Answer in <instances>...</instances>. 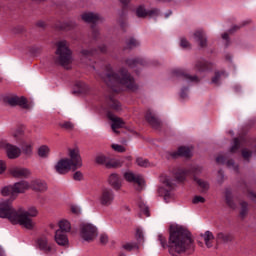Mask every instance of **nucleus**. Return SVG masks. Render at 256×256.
Returning a JSON list of instances; mask_svg holds the SVG:
<instances>
[{"label":"nucleus","instance_id":"0e129e2a","mask_svg":"<svg viewBox=\"0 0 256 256\" xmlns=\"http://www.w3.org/2000/svg\"><path fill=\"white\" fill-rule=\"evenodd\" d=\"M216 163H218V164H223V163H225V157H223V156H218V157L216 158Z\"/></svg>","mask_w":256,"mask_h":256},{"label":"nucleus","instance_id":"2f4dec72","mask_svg":"<svg viewBox=\"0 0 256 256\" xmlns=\"http://www.w3.org/2000/svg\"><path fill=\"white\" fill-rule=\"evenodd\" d=\"M216 241L220 243H227L231 241V235L229 233L219 232L216 236Z\"/></svg>","mask_w":256,"mask_h":256},{"label":"nucleus","instance_id":"bb28decb","mask_svg":"<svg viewBox=\"0 0 256 256\" xmlns=\"http://www.w3.org/2000/svg\"><path fill=\"white\" fill-rule=\"evenodd\" d=\"M2 197H9V201H15L16 196L15 193L13 192V186H5L1 189L0 191Z\"/></svg>","mask_w":256,"mask_h":256},{"label":"nucleus","instance_id":"c9c22d12","mask_svg":"<svg viewBox=\"0 0 256 256\" xmlns=\"http://www.w3.org/2000/svg\"><path fill=\"white\" fill-rule=\"evenodd\" d=\"M240 216L247 217V214L249 213V204L245 201L240 203Z\"/></svg>","mask_w":256,"mask_h":256},{"label":"nucleus","instance_id":"c756f323","mask_svg":"<svg viewBox=\"0 0 256 256\" xmlns=\"http://www.w3.org/2000/svg\"><path fill=\"white\" fill-rule=\"evenodd\" d=\"M177 155H179L180 157H191L193 153L191 152V148L186 146H181L178 148Z\"/></svg>","mask_w":256,"mask_h":256},{"label":"nucleus","instance_id":"c85d7f7f","mask_svg":"<svg viewBox=\"0 0 256 256\" xmlns=\"http://www.w3.org/2000/svg\"><path fill=\"white\" fill-rule=\"evenodd\" d=\"M225 199H226V204L230 209H237V205L235 204V201H233V195L231 194L230 190H226L225 192Z\"/></svg>","mask_w":256,"mask_h":256},{"label":"nucleus","instance_id":"79ce46f5","mask_svg":"<svg viewBox=\"0 0 256 256\" xmlns=\"http://www.w3.org/2000/svg\"><path fill=\"white\" fill-rule=\"evenodd\" d=\"M240 147H241V142L239 141V138H235L230 148V153H235Z\"/></svg>","mask_w":256,"mask_h":256},{"label":"nucleus","instance_id":"e2e57ef3","mask_svg":"<svg viewBox=\"0 0 256 256\" xmlns=\"http://www.w3.org/2000/svg\"><path fill=\"white\" fill-rule=\"evenodd\" d=\"M111 108L115 109V111H119V109H121V104L119 102H114L111 104Z\"/></svg>","mask_w":256,"mask_h":256},{"label":"nucleus","instance_id":"680f3d73","mask_svg":"<svg viewBox=\"0 0 256 256\" xmlns=\"http://www.w3.org/2000/svg\"><path fill=\"white\" fill-rule=\"evenodd\" d=\"M227 167H234L235 171L239 170V166H235V162L233 160L227 162Z\"/></svg>","mask_w":256,"mask_h":256},{"label":"nucleus","instance_id":"2eb2a0df","mask_svg":"<svg viewBox=\"0 0 256 256\" xmlns=\"http://www.w3.org/2000/svg\"><path fill=\"white\" fill-rule=\"evenodd\" d=\"M173 75L174 77H178L180 81H184L185 83H197L199 81V78H197V76H191L181 69L174 70Z\"/></svg>","mask_w":256,"mask_h":256},{"label":"nucleus","instance_id":"37998d69","mask_svg":"<svg viewBox=\"0 0 256 256\" xmlns=\"http://www.w3.org/2000/svg\"><path fill=\"white\" fill-rule=\"evenodd\" d=\"M22 150L25 155H31L33 153V146L31 144H24Z\"/></svg>","mask_w":256,"mask_h":256},{"label":"nucleus","instance_id":"9d476101","mask_svg":"<svg viewBox=\"0 0 256 256\" xmlns=\"http://www.w3.org/2000/svg\"><path fill=\"white\" fill-rule=\"evenodd\" d=\"M4 102L11 107L19 106L22 109H29V104H27V98L19 96H6L4 97Z\"/></svg>","mask_w":256,"mask_h":256},{"label":"nucleus","instance_id":"aec40b11","mask_svg":"<svg viewBox=\"0 0 256 256\" xmlns=\"http://www.w3.org/2000/svg\"><path fill=\"white\" fill-rule=\"evenodd\" d=\"M29 189H31V183L24 180L13 185V193L16 197L19 195V193H25V191H29Z\"/></svg>","mask_w":256,"mask_h":256},{"label":"nucleus","instance_id":"338daca9","mask_svg":"<svg viewBox=\"0 0 256 256\" xmlns=\"http://www.w3.org/2000/svg\"><path fill=\"white\" fill-rule=\"evenodd\" d=\"M185 91H187V88H182L181 93H180V97L182 99H185V97H187V94H185Z\"/></svg>","mask_w":256,"mask_h":256},{"label":"nucleus","instance_id":"7c9ffc66","mask_svg":"<svg viewBox=\"0 0 256 256\" xmlns=\"http://www.w3.org/2000/svg\"><path fill=\"white\" fill-rule=\"evenodd\" d=\"M50 149L49 146L47 145H42L38 148V155L39 157H41L42 159H47V157H49V153H50Z\"/></svg>","mask_w":256,"mask_h":256},{"label":"nucleus","instance_id":"8fccbe9b","mask_svg":"<svg viewBox=\"0 0 256 256\" xmlns=\"http://www.w3.org/2000/svg\"><path fill=\"white\" fill-rule=\"evenodd\" d=\"M126 63L129 67H135V65H139V63H141V60H139V59H128L126 61Z\"/></svg>","mask_w":256,"mask_h":256},{"label":"nucleus","instance_id":"dca6fc26","mask_svg":"<svg viewBox=\"0 0 256 256\" xmlns=\"http://www.w3.org/2000/svg\"><path fill=\"white\" fill-rule=\"evenodd\" d=\"M9 174L16 179H22L23 177H29L31 171L27 168L14 166L9 169Z\"/></svg>","mask_w":256,"mask_h":256},{"label":"nucleus","instance_id":"473e14b6","mask_svg":"<svg viewBox=\"0 0 256 256\" xmlns=\"http://www.w3.org/2000/svg\"><path fill=\"white\" fill-rule=\"evenodd\" d=\"M194 180L196 181L197 185L200 188V191L204 193L205 191H209V183L205 180L198 179L197 177H194Z\"/></svg>","mask_w":256,"mask_h":256},{"label":"nucleus","instance_id":"ea45409f","mask_svg":"<svg viewBox=\"0 0 256 256\" xmlns=\"http://www.w3.org/2000/svg\"><path fill=\"white\" fill-rule=\"evenodd\" d=\"M122 249H124L125 251H133L134 249H139V246L137 245V243L127 242L123 244Z\"/></svg>","mask_w":256,"mask_h":256},{"label":"nucleus","instance_id":"9b49d317","mask_svg":"<svg viewBox=\"0 0 256 256\" xmlns=\"http://www.w3.org/2000/svg\"><path fill=\"white\" fill-rule=\"evenodd\" d=\"M115 200V194L113 193L112 189L104 188L99 196L100 205L104 207H109L112 205L113 201Z\"/></svg>","mask_w":256,"mask_h":256},{"label":"nucleus","instance_id":"de8ad7c7","mask_svg":"<svg viewBox=\"0 0 256 256\" xmlns=\"http://www.w3.org/2000/svg\"><path fill=\"white\" fill-rule=\"evenodd\" d=\"M80 55L82 59H89L93 55V50H82Z\"/></svg>","mask_w":256,"mask_h":256},{"label":"nucleus","instance_id":"864d4df0","mask_svg":"<svg viewBox=\"0 0 256 256\" xmlns=\"http://www.w3.org/2000/svg\"><path fill=\"white\" fill-rule=\"evenodd\" d=\"M253 155V153L247 149L242 150V157L246 161H249V158Z\"/></svg>","mask_w":256,"mask_h":256},{"label":"nucleus","instance_id":"7ed1b4c3","mask_svg":"<svg viewBox=\"0 0 256 256\" xmlns=\"http://www.w3.org/2000/svg\"><path fill=\"white\" fill-rule=\"evenodd\" d=\"M69 158H62L60 159L55 169L57 173L60 175H65L69 173V171H77V169H81L83 167V159L81 158V154L79 149L74 148L69 150Z\"/></svg>","mask_w":256,"mask_h":256},{"label":"nucleus","instance_id":"6e6552de","mask_svg":"<svg viewBox=\"0 0 256 256\" xmlns=\"http://www.w3.org/2000/svg\"><path fill=\"white\" fill-rule=\"evenodd\" d=\"M162 186L158 189L159 195H162L164 199L171 197V191H173V187H175V183L168 176L161 177Z\"/></svg>","mask_w":256,"mask_h":256},{"label":"nucleus","instance_id":"f3484780","mask_svg":"<svg viewBox=\"0 0 256 256\" xmlns=\"http://www.w3.org/2000/svg\"><path fill=\"white\" fill-rule=\"evenodd\" d=\"M30 189L36 193H45V191L48 189L47 182L39 179L32 180L30 182Z\"/></svg>","mask_w":256,"mask_h":256},{"label":"nucleus","instance_id":"49530a36","mask_svg":"<svg viewBox=\"0 0 256 256\" xmlns=\"http://www.w3.org/2000/svg\"><path fill=\"white\" fill-rule=\"evenodd\" d=\"M136 164H137L139 167H148L149 161H148L147 159L137 158V159H136Z\"/></svg>","mask_w":256,"mask_h":256},{"label":"nucleus","instance_id":"4468645a","mask_svg":"<svg viewBox=\"0 0 256 256\" xmlns=\"http://www.w3.org/2000/svg\"><path fill=\"white\" fill-rule=\"evenodd\" d=\"M37 247L44 253H53V244L49 242L47 236H40L37 241Z\"/></svg>","mask_w":256,"mask_h":256},{"label":"nucleus","instance_id":"412c9836","mask_svg":"<svg viewBox=\"0 0 256 256\" xmlns=\"http://www.w3.org/2000/svg\"><path fill=\"white\" fill-rule=\"evenodd\" d=\"M136 15L137 17H157V15H159V10L155 8L147 10L145 7L140 6L136 9Z\"/></svg>","mask_w":256,"mask_h":256},{"label":"nucleus","instance_id":"052dcab7","mask_svg":"<svg viewBox=\"0 0 256 256\" xmlns=\"http://www.w3.org/2000/svg\"><path fill=\"white\" fill-rule=\"evenodd\" d=\"M201 171H203V169H202L201 167H199V166L194 167V168L192 169L193 175H199V173H201Z\"/></svg>","mask_w":256,"mask_h":256},{"label":"nucleus","instance_id":"13d9d810","mask_svg":"<svg viewBox=\"0 0 256 256\" xmlns=\"http://www.w3.org/2000/svg\"><path fill=\"white\" fill-rule=\"evenodd\" d=\"M71 212L74 215H81V207L77 206V205H72L71 206Z\"/></svg>","mask_w":256,"mask_h":256},{"label":"nucleus","instance_id":"a19ab883","mask_svg":"<svg viewBox=\"0 0 256 256\" xmlns=\"http://www.w3.org/2000/svg\"><path fill=\"white\" fill-rule=\"evenodd\" d=\"M176 181H185V177H187V171L185 170H178L175 172Z\"/></svg>","mask_w":256,"mask_h":256},{"label":"nucleus","instance_id":"a211bd4d","mask_svg":"<svg viewBox=\"0 0 256 256\" xmlns=\"http://www.w3.org/2000/svg\"><path fill=\"white\" fill-rule=\"evenodd\" d=\"M108 119L112 121L111 128L114 133H117V129H123L125 127V121L113 115L111 112H108Z\"/></svg>","mask_w":256,"mask_h":256},{"label":"nucleus","instance_id":"f257e3e1","mask_svg":"<svg viewBox=\"0 0 256 256\" xmlns=\"http://www.w3.org/2000/svg\"><path fill=\"white\" fill-rule=\"evenodd\" d=\"M168 247L172 255H175V253L193 255V253H195L193 234L184 226L178 224L171 225ZM173 251H175V253H173Z\"/></svg>","mask_w":256,"mask_h":256},{"label":"nucleus","instance_id":"c03bdc74","mask_svg":"<svg viewBox=\"0 0 256 256\" xmlns=\"http://www.w3.org/2000/svg\"><path fill=\"white\" fill-rule=\"evenodd\" d=\"M126 45L128 49H133V47H137L139 45V42L135 38H130L127 42Z\"/></svg>","mask_w":256,"mask_h":256},{"label":"nucleus","instance_id":"6e6d98bb","mask_svg":"<svg viewBox=\"0 0 256 256\" xmlns=\"http://www.w3.org/2000/svg\"><path fill=\"white\" fill-rule=\"evenodd\" d=\"M221 75H225V72H216L215 76L212 78V83H219V79H221Z\"/></svg>","mask_w":256,"mask_h":256},{"label":"nucleus","instance_id":"423d86ee","mask_svg":"<svg viewBox=\"0 0 256 256\" xmlns=\"http://www.w3.org/2000/svg\"><path fill=\"white\" fill-rule=\"evenodd\" d=\"M11 202V200H2L0 202V217L2 219H8L12 225H18V222H14L13 219L17 218L19 210L13 209Z\"/></svg>","mask_w":256,"mask_h":256},{"label":"nucleus","instance_id":"58836bf2","mask_svg":"<svg viewBox=\"0 0 256 256\" xmlns=\"http://www.w3.org/2000/svg\"><path fill=\"white\" fill-rule=\"evenodd\" d=\"M77 93H87L89 91V86L85 82H79L76 84Z\"/></svg>","mask_w":256,"mask_h":256},{"label":"nucleus","instance_id":"5fc2aeb1","mask_svg":"<svg viewBox=\"0 0 256 256\" xmlns=\"http://www.w3.org/2000/svg\"><path fill=\"white\" fill-rule=\"evenodd\" d=\"M99 239L102 245H107V243H109V236L107 234H101Z\"/></svg>","mask_w":256,"mask_h":256},{"label":"nucleus","instance_id":"72a5a7b5","mask_svg":"<svg viewBox=\"0 0 256 256\" xmlns=\"http://www.w3.org/2000/svg\"><path fill=\"white\" fill-rule=\"evenodd\" d=\"M209 67V63L205 62V60H199L195 64L196 71H207Z\"/></svg>","mask_w":256,"mask_h":256},{"label":"nucleus","instance_id":"4d7b16f0","mask_svg":"<svg viewBox=\"0 0 256 256\" xmlns=\"http://www.w3.org/2000/svg\"><path fill=\"white\" fill-rule=\"evenodd\" d=\"M74 181H83V173L81 171H76L73 175Z\"/></svg>","mask_w":256,"mask_h":256},{"label":"nucleus","instance_id":"f8f14e48","mask_svg":"<svg viewBox=\"0 0 256 256\" xmlns=\"http://www.w3.org/2000/svg\"><path fill=\"white\" fill-rule=\"evenodd\" d=\"M131 161V156H127L120 159H109L108 162H106V169H119V167H123V165H126L127 167L129 166V163H131Z\"/></svg>","mask_w":256,"mask_h":256},{"label":"nucleus","instance_id":"4be33fe9","mask_svg":"<svg viewBox=\"0 0 256 256\" xmlns=\"http://www.w3.org/2000/svg\"><path fill=\"white\" fill-rule=\"evenodd\" d=\"M200 237H202L208 249H211V247H213V243L215 242V235H213V232L207 230L205 233L200 234Z\"/></svg>","mask_w":256,"mask_h":256},{"label":"nucleus","instance_id":"e433bc0d","mask_svg":"<svg viewBox=\"0 0 256 256\" xmlns=\"http://www.w3.org/2000/svg\"><path fill=\"white\" fill-rule=\"evenodd\" d=\"M138 207L140 209L141 215H145V217H150L151 214H149V206H147L145 202H140L138 204Z\"/></svg>","mask_w":256,"mask_h":256},{"label":"nucleus","instance_id":"f03ea898","mask_svg":"<svg viewBox=\"0 0 256 256\" xmlns=\"http://www.w3.org/2000/svg\"><path fill=\"white\" fill-rule=\"evenodd\" d=\"M100 78L108 87H111L113 91H117L115 87H126V89H130V91L137 90L135 80L127 73L126 69L115 73L111 65H107L105 66L104 72L100 74Z\"/></svg>","mask_w":256,"mask_h":256},{"label":"nucleus","instance_id":"393cba45","mask_svg":"<svg viewBox=\"0 0 256 256\" xmlns=\"http://www.w3.org/2000/svg\"><path fill=\"white\" fill-rule=\"evenodd\" d=\"M194 39L197 43H199V47H207V38L205 37V33L202 30H197L194 33Z\"/></svg>","mask_w":256,"mask_h":256},{"label":"nucleus","instance_id":"20e7f679","mask_svg":"<svg viewBox=\"0 0 256 256\" xmlns=\"http://www.w3.org/2000/svg\"><path fill=\"white\" fill-rule=\"evenodd\" d=\"M37 215H39L37 207L32 206L27 210L20 208L18 209V213H16V218H12V221L18 223V225H21L25 229L31 230L35 228V222L31 217H37Z\"/></svg>","mask_w":256,"mask_h":256},{"label":"nucleus","instance_id":"4c0bfd02","mask_svg":"<svg viewBox=\"0 0 256 256\" xmlns=\"http://www.w3.org/2000/svg\"><path fill=\"white\" fill-rule=\"evenodd\" d=\"M109 161V158H107V156L103 155V154H98L95 158V162L98 165H105V167L107 166V162Z\"/></svg>","mask_w":256,"mask_h":256},{"label":"nucleus","instance_id":"6ab92c4d","mask_svg":"<svg viewBox=\"0 0 256 256\" xmlns=\"http://www.w3.org/2000/svg\"><path fill=\"white\" fill-rule=\"evenodd\" d=\"M54 240L60 247H67V245H69V237H67V233L62 232L61 230L55 231Z\"/></svg>","mask_w":256,"mask_h":256},{"label":"nucleus","instance_id":"0eeeda50","mask_svg":"<svg viewBox=\"0 0 256 256\" xmlns=\"http://www.w3.org/2000/svg\"><path fill=\"white\" fill-rule=\"evenodd\" d=\"M80 236L84 241H93L97 237V227L90 223L81 224Z\"/></svg>","mask_w":256,"mask_h":256},{"label":"nucleus","instance_id":"b1692460","mask_svg":"<svg viewBox=\"0 0 256 256\" xmlns=\"http://www.w3.org/2000/svg\"><path fill=\"white\" fill-rule=\"evenodd\" d=\"M108 183L113 187V189H116V191H119L121 189V178H119V175L116 173H112L108 178Z\"/></svg>","mask_w":256,"mask_h":256},{"label":"nucleus","instance_id":"5701e85b","mask_svg":"<svg viewBox=\"0 0 256 256\" xmlns=\"http://www.w3.org/2000/svg\"><path fill=\"white\" fill-rule=\"evenodd\" d=\"M145 117H146V121L149 122V124L151 125V127H153V129H160L161 128V121L159 119H157V117H155V115H153V113L148 111L146 113Z\"/></svg>","mask_w":256,"mask_h":256},{"label":"nucleus","instance_id":"a878e982","mask_svg":"<svg viewBox=\"0 0 256 256\" xmlns=\"http://www.w3.org/2000/svg\"><path fill=\"white\" fill-rule=\"evenodd\" d=\"M82 20L85 21V23H99L101 17H99V14L88 12L82 14Z\"/></svg>","mask_w":256,"mask_h":256},{"label":"nucleus","instance_id":"69168bd1","mask_svg":"<svg viewBox=\"0 0 256 256\" xmlns=\"http://www.w3.org/2000/svg\"><path fill=\"white\" fill-rule=\"evenodd\" d=\"M136 237H137V239L139 241H142V239H143V232H141L140 230H137Z\"/></svg>","mask_w":256,"mask_h":256},{"label":"nucleus","instance_id":"09e8293b","mask_svg":"<svg viewBox=\"0 0 256 256\" xmlns=\"http://www.w3.org/2000/svg\"><path fill=\"white\" fill-rule=\"evenodd\" d=\"M180 46L183 49H191V44L189 43V41H187V39L185 38H181L180 39Z\"/></svg>","mask_w":256,"mask_h":256},{"label":"nucleus","instance_id":"39448f33","mask_svg":"<svg viewBox=\"0 0 256 256\" xmlns=\"http://www.w3.org/2000/svg\"><path fill=\"white\" fill-rule=\"evenodd\" d=\"M57 49L55 53L54 61L58 65L69 69V65L73 63V56L71 53V49H69V44L65 40H61L56 43Z\"/></svg>","mask_w":256,"mask_h":256},{"label":"nucleus","instance_id":"ddd939ff","mask_svg":"<svg viewBox=\"0 0 256 256\" xmlns=\"http://www.w3.org/2000/svg\"><path fill=\"white\" fill-rule=\"evenodd\" d=\"M124 179H126L129 183L138 184V191H141V189H143V185H145V180L143 179V176L139 174H134L133 172H125Z\"/></svg>","mask_w":256,"mask_h":256},{"label":"nucleus","instance_id":"cd10ccee","mask_svg":"<svg viewBox=\"0 0 256 256\" xmlns=\"http://www.w3.org/2000/svg\"><path fill=\"white\" fill-rule=\"evenodd\" d=\"M58 226L59 229L56 231H61L62 233H69L71 231V222L68 220H60Z\"/></svg>","mask_w":256,"mask_h":256},{"label":"nucleus","instance_id":"a18cd8bd","mask_svg":"<svg viewBox=\"0 0 256 256\" xmlns=\"http://www.w3.org/2000/svg\"><path fill=\"white\" fill-rule=\"evenodd\" d=\"M112 149L114 151H117V153H125V151H127V149H125V146L119 144H112Z\"/></svg>","mask_w":256,"mask_h":256},{"label":"nucleus","instance_id":"3c124183","mask_svg":"<svg viewBox=\"0 0 256 256\" xmlns=\"http://www.w3.org/2000/svg\"><path fill=\"white\" fill-rule=\"evenodd\" d=\"M158 240L161 244V246L163 247V249H166L167 247V238H165L162 234L158 235Z\"/></svg>","mask_w":256,"mask_h":256},{"label":"nucleus","instance_id":"f704fd0d","mask_svg":"<svg viewBox=\"0 0 256 256\" xmlns=\"http://www.w3.org/2000/svg\"><path fill=\"white\" fill-rule=\"evenodd\" d=\"M61 129H65V131H73L75 129V124L71 121H64L59 124Z\"/></svg>","mask_w":256,"mask_h":256},{"label":"nucleus","instance_id":"603ef678","mask_svg":"<svg viewBox=\"0 0 256 256\" xmlns=\"http://www.w3.org/2000/svg\"><path fill=\"white\" fill-rule=\"evenodd\" d=\"M194 205H198V203H205V198L203 196H195L192 200Z\"/></svg>","mask_w":256,"mask_h":256},{"label":"nucleus","instance_id":"bf43d9fd","mask_svg":"<svg viewBox=\"0 0 256 256\" xmlns=\"http://www.w3.org/2000/svg\"><path fill=\"white\" fill-rule=\"evenodd\" d=\"M7 169V164L5 163V161L0 160V175H2V173H5Z\"/></svg>","mask_w":256,"mask_h":256},{"label":"nucleus","instance_id":"774afa93","mask_svg":"<svg viewBox=\"0 0 256 256\" xmlns=\"http://www.w3.org/2000/svg\"><path fill=\"white\" fill-rule=\"evenodd\" d=\"M38 27H45V22L40 21L37 23Z\"/></svg>","mask_w":256,"mask_h":256},{"label":"nucleus","instance_id":"1a4fd4ad","mask_svg":"<svg viewBox=\"0 0 256 256\" xmlns=\"http://www.w3.org/2000/svg\"><path fill=\"white\" fill-rule=\"evenodd\" d=\"M0 149H5L8 159H17L21 157V148L9 144L5 140H0Z\"/></svg>","mask_w":256,"mask_h":256}]
</instances>
